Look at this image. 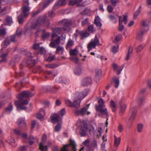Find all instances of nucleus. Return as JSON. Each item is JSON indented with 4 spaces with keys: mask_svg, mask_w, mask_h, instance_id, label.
Masks as SVG:
<instances>
[{
    "mask_svg": "<svg viewBox=\"0 0 151 151\" xmlns=\"http://www.w3.org/2000/svg\"><path fill=\"white\" fill-rule=\"evenodd\" d=\"M88 93L87 90H85L81 92H77L75 94L74 96L75 98L78 99L79 100H80L85 97Z\"/></svg>",
    "mask_w": 151,
    "mask_h": 151,
    "instance_id": "nucleus-12",
    "label": "nucleus"
},
{
    "mask_svg": "<svg viewBox=\"0 0 151 151\" xmlns=\"http://www.w3.org/2000/svg\"><path fill=\"white\" fill-rule=\"evenodd\" d=\"M87 129L88 127L87 124H84L81 126L80 129L79 133L81 136L83 137L86 135Z\"/></svg>",
    "mask_w": 151,
    "mask_h": 151,
    "instance_id": "nucleus-13",
    "label": "nucleus"
},
{
    "mask_svg": "<svg viewBox=\"0 0 151 151\" xmlns=\"http://www.w3.org/2000/svg\"><path fill=\"white\" fill-rule=\"evenodd\" d=\"M74 45V41L71 39L68 40L66 45V48L67 50H68L70 47H71Z\"/></svg>",
    "mask_w": 151,
    "mask_h": 151,
    "instance_id": "nucleus-24",
    "label": "nucleus"
},
{
    "mask_svg": "<svg viewBox=\"0 0 151 151\" xmlns=\"http://www.w3.org/2000/svg\"><path fill=\"white\" fill-rule=\"evenodd\" d=\"M91 12V11L88 9H85L84 10L83 12L82 13L83 14H88Z\"/></svg>",
    "mask_w": 151,
    "mask_h": 151,
    "instance_id": "nucleus-63",
    "label": "nucleus"
},
{
    "mask_svg": "<svg viewBox=\"0 0 151 151\" xmlns=\"http://www.w3.org/2000/svg\"><path fill=\"white\" fill-rule=\"evenodd\" d=\"M119 30L120 31H122L123 29H124V25H122V21L121 22V19L122 18V17L119 16Z\"/></svg>",
    "mask_w": 151,
    "mask_h": 151,
    "instance_id": "nucleus-32",
    "label": "nucleus"
},
{
    "mask_svg": "<svg viewBox=\"0 0 151 151\" xmlns=\"http://www.w3.org/2000/svg\"><path fill=\"white\" fill-rule=\"evenodd\" d=\"M29 3L28 0H25L24 2V4L22 7L23 12L24 14V17H26L29 14Z\"/></svg>",
    "mask_w": 151,
    "mask_h": 151,
    "instance_id": "nucleus-11",
    "label": "nucleus"
},
{
    "mask_svg": "<svg viewBox=\"0 0 151 151\" xmlns=\"http://www.w3.org/2000/svg\"><path fill=\"white\" fill-rule=\"evenodd\" d=\"M88 21V18H86L84 19L81 22V24L83 26H84L87 24Z\"/></svg>",
    "mask_w": 151,
    "mask_h": 151,
    "instance_id": "nucleus-57",
    "label": "nucleus"
},
{
    "mask_svg": "<svg viewBox=\"0 0 151 151\" xmlns=\"http://www.w3.org/2000/svg\"><path fill=\"white\" fill-rule=\"evenodd\" d=\"M16 35H13L7 37L2 42L1 45L2 47L6 48L11 42H15L16 41Z\"/></svg>",
    "mask_w": 151,
    "mask_h": 151,
    "instance_id": "nucleus-3",
    "label": "nucleus"
},
{
    "mask_svg": "<svg viewBox=\"0 0 151 151\" xmlns=\"http://www.w3.org/2000/svg\"><path fill=\"white\" fill-rule=\"evenodd\" d=\"M143 33L144 32L142 30H141L139 31L137 33V38L139 40H140L142 37Z\"/></svg>",
    "mask_w": 151,
    "mask_h": 151,
    "instance_id": "nucleus-40",
    "label": "nucleus"
},
{
    "mask_svg": "<svg viewBox=\"0 0 151 151\" xmlns=\"http://www.w3.org/2000/svg\"><path fill=\"white\" fill-rule=\"evenodd\" d=\"M114 146L117 147L119 145L121 139L120 138H117L115 136H114Z\"/></svg>",
    "mask_w": 151,
    "mask_h": 151,
    "instance_id": "nucleus-30",
    "label": "nucleus"
},
{
    "mask_svg": "<svg viewBox=\"0 0 151 151\" xmlns=\"http://www.w3.org/2000/svg\"><path fill=\"white\" fill-rule=\"evenodd\" d=\"M13 109V105L10 104L8 107L5 109V111L8 113H10Z\"/></svg>",
    "mask_w": 151,
    "mask_h": 151,
    "instance_id": "nucleus-43",
    "label": "nucleus"
},
{
    "mask_svg": "<svg viewBox=\"0 0 151 151\" xmlns=\"http://www.w3.org/2000/svg\"><path fill=\"white\" fill-rule=\"evenodd\" d=\"M60 51H61V54H62L63 53V52L64 51V49L62 47L58 46L56 48V53L58 54V52Z\"/></svg>",
    "mask_w": 151,
    "mask_h": 151,
    "instance_id": "nucleus-46",
    "label": "nucleus"
},
{
    "mask_svg": "<svg viewBox=\"0 0 151 151\" xmlns=\"http://www.w3.org/2000/svg\"><path fill=\"white\" fill-rule=\"evenodd\" d=\"M122 35L121 34L117 35L115 38V40L117 42H119L121 38Z\"/></svg>",
    "mask_w": 151,
    "mask_h": 151,
    "instance_id": "nucleus-61",
    "label": "nucleus"
},
{
    "mask_svg": "<svg viewBox=\"0 0 151 151\" xmlns=\"http://www.w3.org/2000/svg\"><path fill=\"white\" fill-rule=\"evenodd\" d=\"M142 7L140 6L138 8V9L134 13V15L133 18L134 19H136L138 16V15L140 13L141 9Z\"/></svg>",
    "mask_w": 151,
    "mask_h": 151,
    "instance_id": "nucleus-36",
    "label": "nucleus"
},
{
    "mask_svg": "<svg viewBox=\"0 0 151 151\" xmlns=\"http://www.w3.org/2000/svg\"><path fill=\"white\" fill-rule=\"evenodd\" d=\"M63 25L66 27H69L70 26H72L73 27L76 26V21L74 19H65L62 21Z\"/></svg>",
    "mask_w": 151,
    "mask_h": 151,
    "instance_id": "nucleus-8",
    "label": "nucleus"
},
{
    "mask_svg": "<svg viewBox=\"0 0 151 151\" xmlns=\"http://www.w3.org/2000/svg\"><path fill=\"white\" fill-rule=\"evenodd\" d=\"M126 108V106L125 105H123L121 107L120 113L122 114L125 111Z\"/></svg>",
    "mask_w": 151,
    "mask_h": 151,
    "instance_id": "nucleus-52",
    "label": "nucleus"
},
{
    "mask_svg": "<svg viewBox=\"0 0 151 151\" xmlns=\"http://www.w3.org/2000/svg\"><path fill=\"white\" fill-rule=\"evenodd\" d=\"M130 112L131 113V115L129 120L131 122H132L135 119L136 114L137 112L136 108H132L130 109Z\"/></svg>",
    "mask_w": 151,
    "mask_h": 151,
    "instance_id": "nucleus-16",
    "label": "nucleus"
},
{
    "mask_svg": "<svg viewBox=\"0 0 151 151\" xmlns=\"http://www.w3.org/2000/svg\"><path fill=\"white\" fill-rule=\"evenodd\" d=\"M64 78H63L62 77H60L59 78H58L56 79V81L58 83L59 82H64Z\"/></svg>",
    "mask_w": 151,
    "mask_h": 151,
    "instance_id": "nucleus-59",
    "label": "nucleus"
},
{
    "mask_svg": "<svg viewBox=\"0 0 151 151\" xmlns=\"http://www.w3.org/2000/svg\"><path fill=\"white\" fill-rule=\"evenodd\" d=\"M35 94V92H30L28 91H24L19 94L17 97L19 99L22 100L25 98L32 97Z\"/></svg>",
    "mask_w": 151,
    "mask_h": 151,
    "instance_id": "nucleus-7",
    "label": "nucleus"
},
{
    "mask_svg": "<svg viewBox=\"0 0 151 151\" xmlns=\"http://www.w3.org/2000/svg\"><path fill=\"white\" fill-rule=\"evenodd\" d=\"M107 9L108 12L110 13L112 12L113 8L111 5H108L107 7Z\"/></svg>",
    "mask_w": 151,
    "mask_h": 151,
    "instance_id": "nucleus-62",
    "label": "nucleus"
},
{
    "mask_svg": "<svg viewBox=\"0 0 151 151\" xmlns=\"http://www.w3.org/2000/svg\"><path fill=\"white\" fill-rule=\"evenodd\" d=\"M92 81V79L91 78H86L83 80L82 82V85L83 86L88 85L91 83Z\"/></svg>",
    "mask_w": 151,
    "mask_h": 151,
    "instance_id": "nucleus-18",
    "label": "nucleus"
},
{
    "mask_svg": "<svg viewBox=\"0 0 151 151\" xmlns=\"http://www.w3.org/2000/svg\"><path fill=\"white\" fill-rule=\"evenodd\" d=\"M112 67L114 70L117 71V74L118 75L120 74L121 71L124 68L123 66H118L115 63H114L113 64Z\"/></svg>",
    "mask_w": 151,
    "mask_h": 151,
    "instance_id": "nucleus-15",
    "label": "nucleus"
},
{
    "mask_svg": "<svg viewBox=\"0 0 151 151\" xmlns=\"http://www.w3.org/2000/svg\"><path fill=\"white\" fill-rule=\"evenodd\" d=\"M46 30L43 29L42 30V38L44 40L48 38L50 35V33L49 32H46Z\"/></svg>",
    "mask_w": 151,
    "mask_h": 151,
    "instance_id": "nucleus-25",
    "label": "nucleus"
},
{
    "mask_svg": "<svg viewBox=\"0 0 151 151\" xmlns=\"http://www.w3.org/2000/svg\"><path fill=\"white\" fill-rule=\"evenodd\" d=\"M45 115V111L44 109L41 108L39 110L36 115L37 118L40 120H42L43 117Z\"/></svg>",
    "mask_w": 151,
    "mask_h": 151,
    "instance_id": "nucleus-14",
    "label": "nucleus"
},
{
    "mask_svg": "<svg viewBox=\"0 0 151 151\" xmlns=\"http://www.w3.org/2000/svg\"><path fill=\"white\" fill-rule=\"evenodd\" d=\"M9 51L8 52L3 54L1 56V57L2 58V60H0V63L2 62H7L6 59V58L7 56L8 55Z\"/></svg>",
    "mask_w": 151,
    "mask_h": 151,
    "instance_id": "nucleus-31",
    "label": "nucleus"
},
{
    "mask_svg": "<svg viewBox=\"0 0 151 151\" xmlns=\"http://www.w3.org/2000/svg\"><path fill=\"white\" fill-rule=\"evenodd\" d=\"M54 0H46L42 4V5L40 7L39 10L41 11H42L46 8L49 4L52 2Z\"/></svg>",
    "mask_w": 151,
    "mask_h": 151,
    "instance_id": "nucleus-20",
    "label": "nucleus"
},
{
    "mask_svg": "<svg viewBox=\"0 0 151 151\" xmlns=\"http://www.w3.org/2000/svg\"><path fill=\"white\" fill-rule=\"evenodd\" d=\"M110 107L111 108L112 111L114 112L115 111L116 105L114 102L113 100H111L110 101Z\"/></svg>",
    "mask_w": 151,
    "mask_h": 151,
    "instance_id": "nucleus-35",
    "label": "nucleus"
},
{
    "mask_svg": "<svg viewBox=\"0 0 151 151\" xmlns=\"http://www.w3.org/2000/svg\"><path fill=\"white\" fill-rule=\"evenodd\" d=\"M61 128V125L60 123L58 124L55 128V130L56 132H59Z\"/></svg>",
    "mask_w": 151,
    "mask_h": 151,
    "instance_id": "nucleus-51",
    "label": "nucleus"
},
{
    "mask_svg": "<svg viewBox=\"0 0 151 151\" xmlns=\"http://www.w3.org/2000/svg\"><path fill=\"white\" fill-rule=\"evenodd\" d=\"M39 139L37 137H30L29 139V144L31 145L32 144L35 142H38Z\"/></svg>",
    "mask_w": 151,
    "mask_h": 151,
    "instance_id": "nucleus-28",
    "label": "nucleus"
},
{
    "mask_svg": "<svg viewBox=\"0 0 151 151\" xmlns=\"http://www.w3.org/2000/svg\"><path fill=\"white\" fill-rule=\"evenodd\" d=\"M92 146L94 148H97V144L96 140H94L92 143Z\"/></svg>",
    "mask_w": 151,
    "mask_h": 151,
    "instance_id": "nucleus-58",
    "label": "nucleus"
},
{
    "mask_svg": "<svg viewBox=\"0 0 151 151\" xmlns=\"http://www.w3.org/2000/svg\"><path fill=\"white\" fill-rule=\"evenodd\" d=\"M22 32V29L21 28H19L17 29L16 32V34L18 36H20Z\"/></svg>",
    "mask_w": 151,
    "mask_h": 151,
    "instance_id": "nucleus-56",
    "label": "nucleus"
},
{
    "mask_svg": "<svg viewBox=\"0 0 151 151\" xmlns=\"http://www.w3.org/2000/svg\"><path fill=\"white\" fill-rule=\"evenodd\" d=\"M143 47V46L142 45H140L136 48L135 49L137 52H140L142 50Z\"/></svg>",
    "mask_w": 151,
    "mask_h": 151,
    "instance_id": "nucleus-50",
    "label": "nucleus"
},
{
    "mask_svg": "<svg viewBox=\"0 0 151 151\" xmlns=\"http://www.w3.org/2000/svg\"><path fill=\"white\" fill-rule=\"evenodd\" d=\"M14 133L17 135L20 136L22 133L21 131L18 129H14Z\"/></svg>",
    "mask_w": 151,
    "mask_h": 151,
    "instance_id": "nucleus-53",
    "label": "nucleus"
},
{
    "mask_svg": "<svg viewBox=\"0 0 151 151\" xmlns=\"http://www.w3.org/2000/svg\"><path fill=\"white\" fill-rule=\"evenodd\" d=\"M6 8L4 7L0 12V16H3L6 14Z\"/></svg>",
    "mask_w": 151,
    "mask_h": 151,
    "instance_id": "nucleus-54",
    "label": "nucleus"
},
{
    "mask_svg": "<svg viewBox=\"0 0 151 151\" xmlns=\"http://www.w3.org/2000/svg\"><path fill=\"white\" fill-rule=\"evenodd\" d=\"M51 119L54 124L58 122H60L61 121V119L60 118L59 116L56 114H55L53 116H51Z\"/></svg>",
    "mask_w": 151,
    "mask_h": 151,
    "instance_id": "nucleus-21",
    "label": "nucleus"
},
{
    "mask_svg": "<svg viewBox=\"0 0 151 151\" xmlns=\"http://www.w3.org/2000/svg\"><path fill=\"white\" fill-rule=\"evenodd\" d=\"M69 52L71 55H76L78 54V52L76 49L75 48L73 49H70Z\"/></svg>",
    "mask_w": 151,
    "mask_h": 151,
    "instance_id": "nucleus-33",
    "label": "nucleus"
},
{
    "mask_svg": "<svg viewBox=\"0 0 151 151\" xmlns=\"http://www.w3.org/2000/svg\"><path fill=\"white\" fill-rule=\"evenodd\" d=\"M99 45V40L96 36L93 40H91L88 44L87 46L88 51L89 52L92 48H95L96 46Z\"/></svg>",
    "mask_w": 151,
    "mask_h": 151,
    "instance_id": "nucleus-6",
    "label": "nucleus"
},
{
    "mask_svg": "<svg viewBox=\"0 0 151 151\" xmlns=\"http://www.w3.org/2000/svg\"><path fill=\"white\" fill-rule=\"evenodd\" d=\"M74 73L76 75H79L82 73V70L81 68L78 67L75 69L74 70Z\"/></svg>",
    "mask_w": 151,
    "mask_h": 151,
    "instance_id": "nucleus-34",
    "label": "nucleus"
},
{
    "mask_svg": "<svg viewBox=\"0 0 151 151\" xmlns=\"http://www.w3.org/2000/svg\"><path fill=\"white\" fill-rule=\"evenodd\" d=\"M89 105L90 104H87L86 106L80 110H76L75 114L77 115H81V116H84L86 114H89L90 113V112L87 111Z\"/></svg>",
    "mask_w": 151,
    "mask_h": 151,
    "instance_id": "nucleus-9",
    "label": "nucleus"
},
{
    "mask_svg": "<svg viewBox=\"0 0 151 151\" xmlns=\"http://www.w3.org/2000/svg\"><path fill=\"white\" fill-rule=\"evenodd\" d=\"M5 21L6 25H10L12 23V19L10 17H7Z\"/></svg>",
    "mask_w": 151,
    "mask_h": 151,
    "instance_id": "nucleus-39",
    "label": "nucleus"
},
{
    "mask_svg": "<svg viewBox=\"0 0 151 151\" xmlns=\"http://www.w3.org/2000/svg\"><path fill=\"white\" fill-rule=\"evenodd\" d=\"M82 0H76V4L79 6H85L84 4L81 3L82 2Z\"/></svg>",
    "mask_w": 151,
    "mask_h": 151,
    "instance_id": "nucleus-55",
    "label": "nucleus"
},
{
    "mask_svg": "<svg viewBox=\"0 0 151 151\" xmlns=\"http://www.w3.org/2000/svg\"><path fill=\"white\" fill-rule=\"evenodd\" d=\"M94 23L97 27L100 28L102 24L100 22V19L98 17H96L94 20Z\"/></svg>",
    "mask_w": 151,
    "mask_h": 151,
    "instance_id": "nucleus-26",
    "label": "nucleus"
},
{
    "mask_svg": "<svg viewBox=\"0 0 151 151\" xmlns=\"http://www.w3.org/2000/svg\"><path fill=\"white\" fill-rule=\"evenodd\" d=\"M133 51V48L131 47H129L128 48V53L126 57L125 58L126 60H128L131 57L132 55V54Z\"/></svg>",
    "mask_w": 151,
    "mask_h": 151,
    "instance_id": "nucleus-22",
    "label": "nucleus"
},
{
    "mask_svg": "<svg viewBox=\"0 0 151 151\" xmlns=\"http://www.w3.org/2000/svg\"><path fill=\"white\" fill-rule=\"evenodd\" d=\"M143 125L142 124H138L137 125V130L138 132H141L143 129Z\"/></svg>",
    "mask_w": 151,
    "mask_h": 151,
    "instance_id": "nucleus-48",
    "label": "nucleus"
},
{
    "mask_svg": "<svg viewBox=\"0 0 151 151\" xmlns=\"http://www.w3.org/2000/svg\"><path fill=\"white\" fill-rule=\"evenodd\" d=\"M18 19L19 23V24H22L23 21V14H21L18 17Z\"/></svg>",
    "mask_w": 151,
    "mask_h": 151,
    "instance_id": "nucleus-44",
    "label": "nucleus"
},
{
    "mask_svg": "<svg viewBox=\"0 0 151 151\" xmlns=\"http://www.w3.org/2000/svg\"><path fill=\"white\" fill-rule=\"evenodd\" d=\"M123 17L121 19V22L122 21L123 22L124 24H126L127 23L128 21L127 16L126 15H123Z\"/></svg>",
    "mask_w": 151,
    "mask_h": 151,
    "instance_id": "nucleus-47",
    "label": "nucleus"
},
{
    "mask_svg": "<svg viewBox=\"0 0 151 151\" xmlns=\"http://www.w3.org/2000/svg\"><path fill=\"white\" fill-rule=\"evenodd\" d=\"M61 37L60 36H58L56 39H54V40H52V37H51V40L55 42L57 45H59L60 42Z\"/></svg>",
    "mask_w": 151,
    "mask_h": 151,
    "instance_id": "nucleus-45",
    "label": "nucleus"
},
{
    "mask_svg": "<svg viewBox=\"0 0 151 151\" xmlns=\"http://www.w3.org/2000/svg\"><path fill=\"white\" fill-rule=\"evenodd\" d=\"M109 18L113 23H116L117 22L116 18L114 15H110L109 16Z\"/></svg>",
    "mask_w": 151,
    "mask_h": 151,
    "instance_id": "nucleus-38",
    "label": "nucleus"
},
{
    "mask_svg": "<svg viewBox=\"0 0 151 151\" xmlns=\"http://www.w3.org/2000/svg\"><path fill=\"white\" fill-rule=\"evenodd\" d=\"M67 0H60L55 4L53 7V9H56L60 6H61L65 5L67 3Z\"/></svg>",
    "mask_w": 151,
    "mask_h": 151,
    "instance_id": "nucleus-17",
    "label": "nucleus"
},
{
    "mask_svg": "<svg viewBox=\"0 0 151 151\" xmlns=\"http://www.w3.org/2000/svg\"><path fill=\"white\" fill-rule=\"evenodd\" d=\"M39 47V44L38 43H35L33 45L32 47L34 50L37 49Z\"/></svg>",
    "mask_w": 151,
    "mask_h": 151,
    "instance_id": "nucleus-64",
    "label": "nucleus"
},
{
    "mask_svg": "<svg viewBox=\"0 0 151 151\" xmlns=\"http://www.w3.org/2000/svg\"><path fill=\"white\" fill-rule=\"evenodd\" d=\"M17 124L18 126L21 125L24 127H25L26 125L24 119L21 118H19L18 119L17 122Z\"/></svg>",
    "mask_w": 151,
    "mask_h": 151,
    "instance_id": "nucleus-29",
    "label": "nucleus"
},
{
    "mask_svg": "<svg viewBox=\"0 0 151 151\" xmlns=\"http://www.w3.org/2000/svg\"><path fill=\"white\" fill-rule=\"evenodd\" d=\"M69 28H67L66 27H64L63 28L59 27H57L55 29L53 28L52 30L53 32L51 36L52 40H54V38L55 37H57L58 34H61L62 30L68 32L69 31Z\"/></svg>",
    "mask_w": 151,
    "mask_h": 151,
    "instance_id": "nucleus-4",
    "label": "nucleus"
},
{
    "mask_svg": "<svg viewBox=\"0 0 151 151\" xmlns=\"http://www.w3.org/2000/svg\"><path fill=\"white\" fill-rule=\"evenodd\" d=\"M113 81L115 83V85L114 87L116 88H117L118 87L119 84V80L118 78L116 77H114Z\"/></svg>",
    "mask_w": 151,
    "mask_h": 151,
    "instance_id": "nucleus-41",
    "label": "nucleus"
},
{
    "mask_svg": "<svg viewBox=\"0 0 151 151\" xmlns=\"http://www.w3.org/2000/svg\"><path fill=\"white\" fill-rule=\"evenodd\" d=\"M28 104V101L27 100H24L22 101H16L15 104L17 107L18 110H25L27 107L25 106Z\"/></svg>",
    "mask_w": 151,
    "mask_h": 151,
    "instance_id": "nucleus-5",
    "label": "nucleus"
},
{
    "mask_svg": "<svg viewBox=\"0 0 151 151\" xmlns=\"http://www.w3.org/2000/svg\"><path fill=\"white\" fill-rule=\"evenodd\" d=\"M44 89L43 90L44 92L48 91L53 92H56L58 88L55 86H48L47 87H45Z\"/></svg>",
    "mask_w": 151,
    "mask_h": 151,
    "instance_id": "nucleus-19",
    "label": "nucleus"
},
{
    "mask_svg": "<svg viewBox=\"0 0 151 151\" xmlns=\"http://www.w3.org/2000/svg\"><path fill=\"white\" fill-rule=\"evenodd\" d=\"M104 103V101L102 99H99L98 100L99 106L96 107V109L102 114L106 115L108 117L109 115L107 109L105 107Z\"/></svg>",
    "mask_w": 151,
    "mask_h": 151,
    "instance_id": "nucleus-2",
    "label": "nucleus"
},
{
    "mask_svg": "<svg viewBox=\"0 0 151 151\" xmlns=\"http://www.w3.org/2000/svg\"><path fill=\"white\" fill-rule=\"evenodd\" d=\"M76 103V101H74L73 103L69 100H66L65 102L66 104L68 106L78 107L79 106V104H78L77 105H76L75 104Z\"/></svg>",
    "mask_w": 151,
    "mask_h": 151,
    "instance_id": "nucleus-23",
    "label": "nucleus"
},
{
    "mask_svg": "<svg viewBox=\"0 0 151 151\" xmlns=\"http://www.w3.org/2000/svg\"><path fill=\"white\" fill-rule=\"evenodd\" d=\"M47 136L45 134H43L42 137V142L40 144L39 149L41 151H47V146H44L43 144L45 143L47 140Z\"/></svg>",
    "mask_w": 151,
    "mask_h": 151,
    "instance_id": "nucleus-10",
    "label": "nucleus"
},
{
    "mask_svg": "<svg viewBox=\"0 0 151 151\" xmlns=\"http://www.w3.org/2000/svg\"><path fill=\"white\" fill-rule=\"evenodd\" d=\"M6 141L13 147H16L17 145V144L15 143V140L13 138H11L10 139H8L7 140H6Z\"/></svg>",
    "mask_w": 151,
    "mask_h": 151,
    "instance_id": "nucleus-27",
    "label": "nucleus"
},
{
    "mask_svg": "<svg viewBox=\"0 0 151 151\" xmlns=\"http://www.w3.org/2000/svg\"><path fill=\"white\" fill-rule=\"evenodd\" d=\"M80 35L84 37H87L89 35V34L87 32H85L83 31H81L80 32Z\"/></svg>",
    "mask_w": 151,
    "mask_h": 151,
    "instance_id": "nucleus-42",
    "label": "nucleus"
},
{
    "mask_svg": "<svg viewBox=\"0 0 151 151\" xmlns=\"http://www.w3.org/2000/svg\"><path fill=\"white\" fill-rule=\"evenodd\" d=\"M96 76H101L102 75V72L101 69H97L95 70Z\"/></svg>",
    "mask_w": 151,
    "mask_h": 151,
    "instance_id": "nucleus-49",
    "label": "nucleus"
},
{
    "mask_svg": "<svg viewBox=\"0 0 151 151\" xmlns=\"http://www.w3.org/2000/svg\"><path fill=\"white\" fill-rule=\"evenodd\" d=\"M42 24L48 27L50 25V22L46 15L39 17L37 19V22L32 24L31 28L33 29L37 28Z\"/></svg>",
    "mask_w": 151,
    "mask_h": 151,
    "instance_id": "nucleus-1",
    "label": "nucleus"
},
{
    "mask_svg": "<svg viewBox=\"0 0 151 151\" xmlns=\"http://www.w3.org/2000/svg\"><path fill=\"white\" fill-rule=\"evenodd\" d=\"M118 50L119 47L117 45L115 46L112 48V51L114 53L117 52L118 51Z\"/></svg>",
    "mask_w": 151,
    "mask_h": 151,
    "instance_id": "nucleus-60",
    "label": "nucleus"
},
{
    "mask_svg": "<svg viewBox=\"0 0 151 151\" xmlns=\"http://www.w3.org/2000/svg\"><path fill=\"white\" fill-rule=\"evenodd\" d=\"M58 66L57 65L55 64H50L45 65V66L46 68L51 69L57 67Z\"/></svg>",
    "mask_w": 151,
    "mask_h": 151,
    "instance_id": "nucleus-37",
    "label": "nucleus"
}]
</instances>
